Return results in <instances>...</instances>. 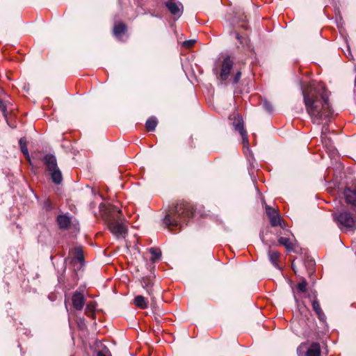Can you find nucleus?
I'll return each mask as SVG.
<instances>
[{
	"label": "nucleus",
	"mask_w": 356,
	"mask_h": 356,
	"mask_svg": "<svg viewBox=\"0 0 356 356\" xmlns=\"http://www.w3.org/2000/svg\"><path fill=\"white\" fill-rule=\"evenodd\" d=\"M268 257L272 264L277 268L280 269L277 261L280 257V253L274 250L270 249L268 251Z\"/></svg>",
	"instance_id": "dca6fc26"
},
{
	"label": "nucleus",
	"mask_w": 356,
	"mask_h": 356,
	"mask_svg": "<svg viewBox=\"0 0 356 356\" xmlns=\"http://www.w3.org/2000/svg\"><path fill=\"white\" fill-rule=\"evenodd\" d=\"M195 42L196 41L195 40H186L183 42L182 45L185 48L189 49L195 44Z\"/></svg>",
	"instance_id": "c85d7f7f"
},
{
	"label": "nucleus",
	"mask_w": 356,
	"mask_h": 356,
	"mask_svg": "<svg viewBox=\"0 0 356 356\" xmlns=\"http://www.w3.org/2000/svg\"><path fill=\"white\" fill-rule=\"evenodd\" d=\"M104 220L109 231L117 238H124L127 234L126 220L121 216V210L116 206L109 205L104 213Z\"/></svg>",
	"instance_id": "f03ea898"
},
{
	"label": "nucleus",
	"mask_w": 356,
	"mask_h": 356,
	"mask_svg": "<svg viewBox=\"0 0 356 356\" xmlns=\"http://www.w3.org/2000/svg\"><path fill=\"white\" fill-rule=\"evenodd\" d=\"M241 72L238 71L232 79V83L236 84L241 79Z\"/></svg>",
	"instance_id": "c756f323"
},
{
	"label": "nucleus",
	"mask_w": 356,
	"mask_h": 356,
	"mask_svg": "<svg viewBox=\"0 0 356 356\" xmlns=\"http://www.w3.org/2000/svg\"><path fill=\"white\" fill-rule=\"evenodd\" d=\"M343 195L348 204L353 207H356V188L351 189L346 188L344 190Z\"/></svg>",
	"instance_id": "9b49d317"
},
{
	"label": "nucleus",
	"mask_w": 356,
	"mask_h": 356,
	"mask_svg": "<svg viewBox=\"0 0 356 356\" xmlns=\"http://www.w3.org/2000/svg\"><path fill=\"white\" fill-rule=\"evenodd\" d=\"M344 53H345V55H346V56L347 58H353L350 49L348 46L347 47L346 51H345Z\"/></svg>",
	"instance_id": "2f4dec72"
},
{
	"label": "nucleus",
	"mask_w": 356,
	"mask_h": 356,
	"mask_svg": "<svg viewBox=\"0 0 356 356\" xmlns=\"http://www.w3.org/2000/svg\"><path fill=\"white\" fill-rule=\"evenodd\" d=\"M158 120L156 117L152 116L147 119L145 123L146 129L148 131H154L157 126Z\"/></svg>",
	"instance_id": "412c9836"
},
{
	"label": "nucleus",
	"mask_w": 356,
	"mask_h": 356,
	"mask_svg": "<svg viewBox=\"0 0 356 356\" xmlns=\"http://www.w3.org/2000/svg\"><path fill=\"white\" fill-rule=\"evenodd\" d=\"M236 39H238V40H241V37L239 36V34L238 33H236Z\"/></svg>",
	"instance_id": "72a5a7b5"
},
{
	"label": "nucleus",
	"mask_w": 356,
	"mask_h": 356,
	"mask_svg": "<svg viewBox=\"0 0 356 356\" xmlns=\"http://www.w3.org/2000/svg\"><path fill=\"white\" fill-rule=\"evenodd\" d=\"M72 305L75 309L80 311L83 308L85 298L81 293L76 291L72 296Z\"/></svg>",
	"instance_id": "1a4fd4ad"
},
{
	"label": "nucleus",
	"mask_w": 356,
	"mask_h": 356,
	"mask_svg": "<svg viewBox=\"0 0 356 356\" xmlns=\"http://www.w3.org/2000/svg\"><path fill=\"white\" fill-rule=\"evenodd\" d=\"M312 308L317 314L320 321H323L325 319V316L321 308L318 301L316 299H314L312 302Z\"/></svg>",
	"instance_id": "f3484780"
},
{
	"label": "nucleus",
	"mask_w": 356,
	"mask_h": 356,
	"mask_svg": "<svg viewBox=\"0 0 356 356\" xmlns=\"http://www.w3.org/2000/svg\"><path fill=\"white\" fill-rule=\"evenodd\" d=\"M93 307L90 306L89 305H87L86 308V313L89 314V312L92 313V315H93Z\"/></svg>",
	"instance_id": "473e14b6"
},
{
	"label": "nucleus",
	"mask_w": 356,
	"mask_h": 356,
	"mask_svg": "<svg viewBox=\"0 0 356 356\" xmlns=\"http://www.w3.org/2000/svg\"><path fill=\"white\" fill-rule=\"evenodd\" d=\"M333 219L339 228L344 232L354 231L356 229V218L347 210H341L333 213Z\"/></svg>",
	"instance_id": "20e7f679"
},
{
	"label": "nucleus",
	"mask_w": 356,
	"mask_h": 356,
	"mask_svg": "<svg viewBox=\"0 0 356 356\" xmlns=\"http://www.w3.org/2000/svg\"><path fill=\"white\" fill-rule=\"evenodd\" d=\"M220 70L218 71V67L216 65L213 69V73L217 78L222 81H226L230 74V71L233 67V61L229 56H226L220 65Z\"/></svg>",
	"instance_id": "39448f33"
},
{
	"label": "nucleus",
	"mask_w": 356,
	"mask_h": 356,
	"mask_svg": "<svg viewBox=\"0 0 356 356\" xmlns=\"http://www.w3.org/2000/svg\"><path fill=\"white\" fill-rule=\"evenodd\" d=\"M327 131H328L327 126L324 125L322 128V136H321L322 140L323 143L325 140V137H324L323 135H325Z\"/></svg>",
	"instance_id": "7c9ffc66"
},
{
	"label": "nucleus",
	"mask_w": 356,
	"mask_h": 356,
	"mask_svg": "<svg viewBox=\"0 0 356 356\" xmlns=\"http://www.w3.org/2000/svg\"><path fill=\"white\" fill-rule=\"evenodd\" d=\"M97 356H111L109 350L106 347H104L101 350L98 351Z\"/></svg>",
	"instance_id": "cd10ccee"
},
{
	"label": "nucleus",
	"mask_w": 356,
	"mask_h": 356,
	"mask_svg": "<svg viewBox=\"0 0 356 356\" xmlns=\"http://www.w3.org/2000/svg\"><path fill=\"white\" fill-rule=\"evenodd\" d=\"M7 104L5 101L0 99V110L2 111L5 118L7 117Z\"/></svg>",
	"instance_id": "bb28decb"
},
{
	"label": "nucleus",
	"mask_w": 356,
	"mask_h": 356,
	"mask_svg": "<svg viewBox=\"0 0 356 356\" xmlns=\"http://www.w3.org/2000/svg\"><path fill=\"white\" fill-rule=\"evenodd\" d=\"M165 6L169 10V11L171 13V14H172L173 15H177L179 17L181 15L182 11L180 9L179 4L169 1L165 3Z\"/></svg>",
	"instance_id": "2eb2a0df"
},
{
	"label": "nucleus",
	"mask_w": 356,
	"mask_h": 356,
	"mask_svg": "<svg viewBox=\"0 0 356 356\" xmlns=\"http://www.w3.org/2000/svg\"><path fill=\"white\" fill-rule=\"evenodd\" d=\"M72 261L74 264H75L76 262L79 263L80 266H81L83 264L84 258L81 248L78 247L74 249L73 258Z\"/></svg>",
	"instance_id": "ddd939ff"
},
{
	"label": "nucleus",
	"mask_w": 356,
	"mask_h": 356,
	"mask_svg": "<svg viewBox=\"0 0 356 356\" xmlns=\"http://www.w3.org/2000/svg\"><path fill=\"white\" fill-rule=\"evenodd\" d=\"M297 354L298 356H321L320 344L317 342L302 343L297 348Z\"/></svg>",
	"instance_id": "423d86ee"
},
{
	"label": "nucleus",
	"mask_w": 356,
	"mask_h": 356,
	"mask_svg": "<svg viewBox=\"0 0 356 356\" xmlns=\"http://www.w3.org/2000/svg\"><path fill=\"white\" fill-rule=\"evenodd\" d=\"M302 94L307 112L313 123L319 124L323 120L332 115L328 94L323 86L314 87L310 84L307 89L302 88Z\"/></svg>",
	"instance_id": "f257e3e1"
},
{
	"label": "nucleus",
	"mask_w": 356,
	"mask_h": 356,
	"mask_svg": "<svg viewBox=\"0 0 356 356\" xmlns=\"http://www.w3.org/2000/svg\"><path fill=\"white\" fill-rule=\"evenodd\" d=\"M266 212L269 218L271 226L277 227L280 225L282 228L284 227V224L281 219L280 215L276 209L266 205Z\"/></svg>",
	"instance_id": "0eeeda50"
},
{
	"label": "nucleus",
	"mask_w": 356,
	"mask_h": 356,
	"mask_svg": "<svg viewBox=\"0 0 356 356\" xmlns=\"http://www.w3.org/2000/svg\"><path fill=\"white\" fill-rule=\"evenodd\" d=\"M233 126L234 127L235 130L238 131L240 133V134L242 137L243 144L248 145V134L243 127V119L239 116H238L237 118H235V119L233 122Z\"/></svg>",
	"instance_id": "6e6552de"
},
{
	"label": "nucleus",
	"mask_w": 356,
	"mask_h": 356,
	"mask_svg": "<svg viewBox=\"0 0 356 356\" xmlns=\"http://www.w3.org/2000/svg\"><path fill=\"white\" fill-rule=\"evenodd\" d=\"M127 27L126 24L122 22H119L114 25L113 34L117 38L120 39V37L127 32Z\"/></svg>",
	"instance_id": "4468645a"
},
{
	"label": "nucleus",
	"mask_w": 356,
	"mask_h": 356,
	"mask_svg": "<svg viewBox=\"0 0 356 356\" xmlns=\"http://www.w3.org/2000/svg\"><path fill=\"white\" fill-rule=\"evenodd\" d=\"M49 175L51 176L52 181L55 184H60L63 181V176L59 168L54 170L53 171L49 172Z\"/></svg>",
	"instance_id": "a211bd4d"
},
{
	"label": "nucleus",
	"mask_w": 356,
	"mask_h": 356,
	"mask_svg": "<svg viewBox=\"0 0 356 356\" xmlns=\"http://www.w3.org/2000/svg\"><path fill=\"white\" fill-rule=\"evenodd\" d=\"M141 285L144 288L147 293L151 297L153 302L155 301V297L154 295L153 283L152 280L148 277H143L141 280Z\"/></svg>",
	"instance_id": "f8f14e48"
},
{
	"label": "nucleus",
	"mask_w": 356,
	"mask_h": 356,
	"mask_svg": "<svg viewBox=\"0 0 356 356\" xmlns=\"http://www.w3.org/2000/svg\"><path fill=\"white\" fill-rule=\"evenodd\" d=\"M150 253L152 254V261H155L159 259L161 256V252L159 250H157L156 248H151L150 249Z\"/></svg>",
	"instance_id": "393cba45"
},
{
	"label": "nucleus",
	"mask_w": 356,
	"mask_h": 356,
	"mask_svg": "<svg viewBox=\"0 0 356 356\" xmlns=\"http://www.w3.org/2000/svg\"><path fill=\"white\" fill-rule=\"evenodd\" d=\"M43 162L47 167V170L49 172L58 168L56 158L53 154H46L43 158Z\"/></svg>",
	"instance_id": "9d476101"
},
{
	"label": "nucleus",
	"mask_w": 356,
	"mask_h": 356,
	"mask_svg": "<svg viewBox=\"0 0 356 356\" xmlns=\"http://www.w3.org/2000/svg\"><path fill=\"white\" fill-rule=\"evenodd\" d=\"M263 108L268 113H272L273 111L272 104L266 99L263 101Z\"/></svg>",
	"instance_id": "a878e982"
},
{
	"label": "nucleus",
	"mask_w": 356,
	"mask_h": 356,
	"mask_svg": "<svg viewBox=\"0 0 356 356\" xmlns=\"http://www.w3.org/2000/svg\"><path fill=\"white\" fill-rule=\"evenodd\" d=\"M193 216V207L186 202H180L165 216L164 222L169 229H181L182 223L187 224Z\"/></svg>",
	"instance_id": "7ed1b4c3"
},
{
	"label": "nucleus",
	"mask_w": 356,
	"mask_h": 356,
	"mask_svg": "<svg viewBox=\"0 0 356 356\" xmlns=\"http://www.w3.org/2000/svg\"><path fill=\"white\" fill-rule=\"evenodd\" d=\"M19 145L20 146L22 152L26 156V159L30 160V156H29V150H28L27 145H26V138H24V137L21 138L19 140Z\"/></svg>",
	"instance_id": "5701e85b"
},
{
	"label": "nucleus",
	"mask_w": 356,
	"mask_h": 356,
	"mask_svg": "<svg viewBox=\"0 0 356 356\" xmlns=\"http://www.w3.org/2000/svg\"><path fill=\"white\" fill-rule=\"evenodd\" d=\"M134 305L140 309H145L147 307L148 303L145 297L143 296H137L134 300Z\"/></svg>",
	"instance_id": "aec40b11"
},
{
	"label": "nucleus",
	"mask_w": 356,
	"mask_h": 356,
	"mask_svg": "<svg viewBox=\"0 0 356 356\" xmlns=\"http://www.w3.org/2000/svg\"><path fill=\"white\" fill-rule=\"evenodd\" d=\"M307 282L305 279H302L301 282H300L297 284V289L299 292L305 293L307 291Z\"/></svg>",
	"instance_id": "b1692460"
},
{
	"label": "nucleus",
	"mask_w": 356,
	"mask_h": 356,
	"mask_svg": "<svg viewBox=\"0 0 356 356\" xmlns=\"http://www.w3.org/2000/svg\"><path fill=\"white\" fill-rule=\"evenodd\" d=\"M57 222L61 229H66L70 225V219L65 215H59L57 217Z\"/></svg>",
	"instance_id": "6ab92c4d"
},
{
	"label": "nucleus",
	"mask_w": 356,
	"mask_h": 356,
	"mask_svg": "<svg viewBox=\"0 0 356 356\" xmlns=\"http://www.w3.org/2000/svg\"><path fill=\"white\" fill-rule=\"evenodd\" d=\"M278 242L280 245L284 246L288 251L293 250L294 245L290 238L281 236L279 238Z\"/></svg>",
	"instance_id": "4be33fe9"
},
{
	"label": "nucleus",
	"mask_w": 356,
	"mask_h": 356,
	"mask_svg": "<svg viewBox=\"0 0 356 356\" xmlns=\"http://www.w3.org/2000/svg\"><path fill=\"white\" fill-rule=\"evenodd\" d=\"M46 204H47V207H48V209H49L50 207H49V202H47Z\"/></svg>",
	"instance_id": "f704fd0d"
}]
</instances>
